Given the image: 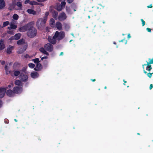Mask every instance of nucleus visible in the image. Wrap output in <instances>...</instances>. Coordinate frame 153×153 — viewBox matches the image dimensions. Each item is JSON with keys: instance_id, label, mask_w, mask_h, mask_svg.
I'll return each instance as SVG.
<instances>
[{"instance_id": "20", "label": "nucleus", "mask_w": 153, "mask_h": 153, "mask_svg": "<svg viewBox=\"0 0 153 153\" xmlns=\"http://www.w3.org/2000/svg\"><path fill=\"white\" fill-rule=\"evenodd\" d=\"M28 13L30 14H32L33 15H35L36 14V11L31 9H28L27 10Z\"/></svg>"}, {"instance_id": "12", "label": "nucleus", "mask_w": 153, "mask_h": 153, "mask_svg": "<svg viewBox=\"0 0 153 153\" xmlns=\"http://www.w3.org/2000/svg\"><path fill=\"white\" fill-rule=\"evenodd\" d=\"M42 68V66L40 63L36 64V67L34 68V70L37 71H39L41 70Z\"/></svg>"}, {"instance_id": "58", "label": "nucleus", "mask_w": 153, "mask_h": 153, "mask_svg": "<svg viewBox=\"0 0 153 153\" xmlns=\"http://www.w3.org/2000/svg\"><path fill=\"white\" fill-rule=\"evenodd\" d=\"M47 58H48V57L47 56H44V57H42L41 58V60H43L44 59H47Z\"/></svg>"}, {"instance_id": "8", "label": "nucleus", "mask_w": 153, "mask_h": 153, "mask_svg": "<svg viewBox=\"0 0 153 153\" xmlns=\"http://www.w3.org/2000/svg\"><path fill=\"white\" fill-rule=\"evenodd\" d=\"M19 79L23 82H26L28 79V76L27 75L23 73H21L19 75Z\"/></svg>"}, {"instance_id": "23", "label": "nucleus", "mask_w": 153, "mask_h": 153, "mask_svg": "<svg viewBox=\"0 0 153 153\" xmlns=\"http://www.w3.org/2000/svg\"><path fill=\"white\" fill-rule=\"evenodd\" d=\"M5 6V3L4 0H0V9H2Z\"/></svg>"}, {"instance_id": "17", "label": "nucleus", "mask_w": 153, "mask_h": 153, "mask_svg": "<svg viewBox=\"0 0 153 153\" xmlns=\"http://www.w3.org/2000/svg\"><path fill=\"white\" fill-rule=\"evenodd\" d=\"M53 17L55 19L57 20L58 19V13L56 11H53L52 13Z\"/></svg>"}, {"instance_id": "24", "label": "nucleus", "mask_w": 153, "mask_h": 153, "mask_svg": "<svg viewBox=\"0 0 153 153\" xmlns=\"http://www.w3.org/2000/svg\"><path fill=\"white\" fill-rule=\"evenodd\" d=\"M25 40L23 39H22L17 41V44L19 45H21L25 43Z\"/></svg>"}, {"instance_id": "47", "label": "nucleus", "mask_w": 153, "mask_h": 153, "mask_svg": "<svg viewBox=\"0 0 153 153\" xmlns=\"http://www.w3.org/2000/svg\"><path fill=\"white\" fill-rule=\"evenodd\" d=\"M9 40H14V39H15V36H12V37H11L9 39Z\"/></svg>"}, {"instance_id": "55", "label": "nucleus", "mask_w": 153, "mask_h": 153, "mask_svg": "<svg viewBox=\"0 0 153 153\" xmlns=\"http://www.w3.org/2000/svg\"><path fill=\"white\" fill-rule=\"evenodd\" d=\"M43 53L48 56L49 55V53L45 50V51L44 52H43Z\"/></svg>"}, {"instance_id": "44", "label": "nucleus", "mask_w": 153, "mask_h": 153, "mask_svg": "<svg viewBox=\"0 0 153 153\" xmlns=\"http://www.w3.org/2000/svg\"><path fill=\"white\" fill-rule=\"evenodd\" d=\"M7 33L9 34H13L14 33L13 31L9 30L7 31Z\"/></svg>"}, {"instance_id": "22", "label": "nucleus", "mask_w": 153, "mask_h": 153, "mask_svg": "<svg viewBox=\"0 0 153 153\" xmlns=\"http://www.w3.org/2000/svg\"><path fill=\"white\" fill-rule=\"evenodd\" d=\"M62 8H63L62 7V6L60 5V4H58L56 5V9L58 11H60L62 10Z\"/></svg>"}, {"instance_id": "48", "label": "nucleus", "mask_w": 153, "mask_h": 153, "mask_svg": "<svg viewBox=\"0 0 153 153\" xmlns=\"http://www.w3.org/2000/svg\"><path fill=\"white\" fill-rule=\"evenodd\" d=\"M67 1L68 3L71 4L73 2L74 0H67Z\"/></svg>"}, {"instance_id": "41", "label": "nucleus", "mask_w": 153, "mask_h": 153, "mask_svg": "<svg viewBox=\"0 0 153 153\" xmlns=\"http://www.w3.org/2000/svg\"><path fill=\"white\" fill-rule=\"evenodd\" d=\"M49 14V13L48 12H47L45 13V16L44 17V18H45L47 20V16H48Z\"/></svg>"}, {"instance_id": "7", "label": "nucleus", "mask_w": 153, "mask_h": 153, "mask_svg": "<svg viewBox=\"0 0 153 153\" xmlns=\"http://www.w3.org/2000/svg\"><path fill=\"white\" fill-rule=\"evenodd\" d=\"M14 94H19L22 93V88L19 86L14 87L13 88Z\"/></svg>"}, {"instance_id": "30", "label": "nucleus", "mask_w": 153, "mask_h": 153, "mask_svg": "<svg viewBox=\"0 0 153 153\" xmlns=\"http://www.w3.org/2000/svg\"><path fill=\"white\" fill-rule=\"evenodd\" d=\"M144 73L146 74L150 78H151L152 76V73H147V72L146 71H145L144 70Z\"/></svg>"}, {"instance_id": "26", "label": "nucleus", "mask_w": 153, "mask_h": 153, "mask_svg": "<svg viewBox=\"0 0 153 153\" xmlns=\"http://www.w3.org/2000/svg\"><path fill=\"white\" fill-rule=\"evenodd\" d=\"M20 80H16L15 81V84L17 85H22V83Z\"/></svg>"}, {"instance_id": "4", "label": "nucleus", "mask_w": 153, "mask_h": 153, "mask_svg": "<svg viewBox=\"0 0 153 153\" xmlns=\"http://www.w3.org/2000/svg\"><path fill=\"white\" fill-rule=\"evenodd\" d=\"M55 37L56 38V40L60 41L63 39L65 37V33L63 31L59 32L56 31L54 34Z\"/></svg>"}, {"instance_id": "59", "label": "nucleus", "mask_w": 153, "mask_h": 153, "mask_svg": "<svg viewBox=\"0 0 153 153\" xmlns=\"http://www.w3.org/2000/svg\"><path fill=\"white\" fill-rule=\"evenodd\" d=\"M5 63V61H3L1 62V64L2 65H4Z\"/></svg>"}, {"instance_id": "14", "label": "nucleus", "mask_w": 153, "mask_h": 153, "mask_svg": "<svg viewBox=\"0 0 153 153\" xmlns=\"http://www.w3.org/2000/svg\"><path fill=\"white\" fill-rule=\"evenodd\" d=\"M14 92L13 90L12 91L11 89L8 90L6 92L7 95L10 97H12L14 96Z\"/></svg>"}, {"instance_id": "54", "label": "nucleus", "mask_w": 153, "mask_h": 153, "mask_svg": "<svg viewBox=\"0 0 153 153\" xmlns=\"http://www.w3.org/2000/svg\"><path fill=\"white\" fill-rule=\"evenodd\" d=\"M43 53L48 56L49 55V53L45 50V51L44 52H43Z\"/></svg>"}, {"instance_id": "38", "label": "nucleus", "mask_w": 153, "mask_h": 153, "mask_svg": "<svg viewBox=\"0 0 153 153\" xmlns=\"http://www.w3.org/2000/svg\"><path fill=\"white\" fill-rule=\"evenodd\" d=\"M13 5V8H14L16 5V0H12V3L11 4Z\"/></svg>"}, {"instance_id": "33", "label": "nucleus", "mask_w": 153, "mask_h": 153, "mask_svg": "<svg viewBox=\"0 0 153 153\" xmlns=\"http://www.w3.org/2000/svg\"><path fill=\"white\" fill-rule=\"evenodd\" d=\"M16 5L20 8H22V3L20 1H18L17 2L16 4Z\"/></svg>"}, {"instance_id": "43", "label": "nucleus", "mask_w": 153, "mask_h": 153, "mask_svg": "<svg viewBox=\"0 0 153 153\" xmlns=\"http://www.w3.org/2000/svg\"><path fill=\"white\" fill-rule=\"evenodd\" d=\"M19 65V63H15L13 64V68L16 67L17 65Z\"/></svg>"}, {"instance_id": "57", "label": "nucleus", "mask_w": 153, "mask_h": 153, "mask_svg": "<svg viewBox=\"0 0 153 153\" xmlns=\"http://www.w3.org/2000/svg\"><path fill=\"white\" fill-rule=\"evenodd\" d=\"M50 29V28L49 27H46L45 28V29L46 31H48Z\"/></svg>"}, {"instance_id": "11", "label": "nucleus", "mask_w": 153, "mask_h": 153, "mask_svg": "<svg viewBox=\"0 0 153 153\" xmlns=\"http://www.w3.org/2000/svg\"><path fill=\"white\" fill-rule=\"evenodd\" d=\"M6 92V89L3 88H0V98H2L4 96Z\"/></svg>"}, {"instance_id": "5", "label": "nucleus", "mask_w": 153, "mask_h": 153, "mask_svg": "<svg viewBox=\"0 0 153 153\" xmlns=\"http://www.w3.org/2000/svg\"><path fill=\"white\" fill-rule=\"evenodd\" d=\"M149 62L146 61L147 64L143 65L142 66L147 65L146 70L148 71L149 72H150L152 69V66L150 65L153 64V58L152 59H149Z\"/></svg>"}, {"instance_id": "28", "label": "nucleus", "mask_w": 153, "mask_h": 153, "mask_svg": "<svg viewBox=\"0 0 153 153\" xmlns=\"http://www.w3.org/2000/svg\"><path fill=\"white\" fill-rule=\"evenodd\" d=\"M10 25V28H11L12 29H15L17 27V25L13 24L12 22H11Z\"/></svg>"}, {"instance_id": "6", "label": "nucleus", "mask_w": 153, "mask_h": 153, "mask_svg": "<svg viewBox=\"0 0 153 153\" xmlns=\"http://www.w3.org/2000/svg\"><path fill=\"white\" fill-rule=\"evenodd\" d=\"M44 47L46 50L49 52H51L53 50V46L50 43L45 45Z\"/></svg>"}, {"instance_id": "39", "label": "nucleus", "mask_w": 153, "mask_h": 153, "mask_svg": "<svg viewBox=\"0 0 153 153\" xmlns=\"http://www.w3.org/2000/svg\"><path fill=\"white\" fill-rule=\"evenodd\" d=\"M66 3L65 1H62L61 2L60 5L62 6V7L63 8V7H64Z\"/></svg>"}, {"instance_id": "36", "label": "nucleus", "mask_w": 153, "mask_h": 153, "mask_svg": "<svg viewBox=\"0 0 153 153\" xmlns=\"http://www.w3.org/2000/svg\"><path fill=\"white\" fill-rule=\"evenodd\" d=\"M13 17L14 19L17 20L18 19L19 16L17 14H15L13 15Z\"/></svg>"}, {"instance_id": "50", "label": "nucleus", "mask_w": 153, "mask_h": 153, "mask_svg": "<svg viewBox=\"0 0 153 153\" xmlns=\"http://www.w3.org/2000/svg\"><path fill=\"white\" fill-rule=\"evenodd\" d=\"M30 1L29 0H25V4H27L28 3H29Z\"/></svg>"}, {"instance_id": "21", "label": "nucleus", "mask_w": 153, "mask_h": 153, "mask_svg": "<svg viewBox=\"0 0 153 153\" xmlns=\"http://www.w3.org/2000/svg\"><path fill=\"white\" fill-rule=\"evenodd\" d=\"M55 21L53 18H51L50 21V25L51 27H53L54 26Z\"/></svg>"}, {"instance_id": "45", "label": "nucleus", "mask_w": 153, "mask_h": 153, "mask_svg": "<svg viewBox=\"0 0 153 153\" xmlns=\"http://www.w3.org/2000/svg\"><path fill=\"white\" fill-rule=\"evenodd\" d=\"M13 5L11 4H10V7H9V9L10 10H12L13 9Z\"/></svg>"}, {"instance_id": "18", "label": "nucleus", "mask_w": 153, "mask_h": 153, "mask_svg": "<svg viewBox=\"0 0 153 153\" xmlns=\"http://www.w3.org/2000/svg\"><path fill=\"white\" fill-rule=\"evenodd\" d=\"M5 48L4 42L3 39H0V50H3Z\"/></svg>"}, {"instance_id": "27", "label": "nucleus", "mask_w": 153, "mask_h": 153, "mask_svg": "<svg viewBox=\"0 0 153 153\" xmlns=\"http://www.w3.org/2000/svg\"><path fill=\"white\" fill-rule=\"evenodd\" d=\"M21 36V34L20 33L16 34L14 35L15 40H18L19 39Z\"/></svg>"}, {"instance_id": "56", "label": "nucleus", "mask_w": 153, "mask_h": 153, "mask_svg": "<svg viewBox=\"0 0 153 153\" xmlns=\"http://www.w3.org/2000/svg\"><path fill=\"white\" fill-rule=\"evenodd\" d=\"M153 88V85L152 84H151L149 86V89L151 90Z\"/></svg>"}, {"instance_id": "60", "label": "nucleus", "mask_w": 153, "mask_h": 153, "mask_svg": "<svg viewBox=\"0 0 153 153\" xmlns=\"http://www.w3.org/2000/svg\"><path fill=\"white\" fill-rule=\"evenodd\" d=\"M2 104V101L0 100V108L1 107Z\"/></svg>"}, {"instance_id": "37", "label": "nucleus", "mask_w": 153, "mask_h": 153, "mask_svg": "<svg viewBox=\"0 0 153 153\" xmlns=\"http://www.w3.org/2000/svg\"><path fill=\"white\" fill-rule=\"evenodd\" d=\"M66 9L67 12L68 13H70L71 12V10L70 7H67V6L66 7Z\"/></svg>"}, {"instance_id": "42", "label": "nucleus", "mask_w": 153, "mask_h": 153, "mask_svg": "<svg viewBox=\"0 0 153 153\" xmlns=\"http://www.w3.org/2000/svg\"><path fill=\"white\" fill-rule=\"evenodd\" d=\"M141 21L142 23V26H143L145 24V22L143 19H141Z\"/></svg>"}, {"instance_id": "52", "label": "nucleus", "mask_w": 153, "mask_h": 153, "mask_svg": "<svg viewBox=\"0 0 153 153\" xmlns=\"http://www.w3.org/2000/svg\"><path fill=\"white\" fill-rule=\"evenodd\" d=\"M43 53L48 56L49 55V53L45 50V51L44 52H43Z\"/></svg>"}, {"instance_id": "49", "label": "nucleus", "mask_w": 153, "mask_h": 153, "mask_svg": "<svg viewBox=\"0 0 153 153\" xmlns=\"http://www.w3.org/2000/svg\"><path fill=\"white\" fill-rule=\"evenodd\" d=\"M146 30L148 31L149 32H151V29L149 28L148 27H147L146 28Z\"/></svg>"}, {"instance_id": "53", "label": "nucleus", "mask_w": 153, "mask_h": 153, "mask_svg": "<svg viewBox=\"0 0 153 153\" xmlns=\"http://www.w3.org/2000/svg\"><path fill=\"white\" fill-rule=\"evenodd\" d=\"M43 53L48 56L49 55V53L45 50V51L44 52H43Z\"/></svg>"}, {"instance_id": "10", "label": "nucleus", "mask_w": 153, "mask_h": 153, "mask_svg": "<svg viewBox=\"0 0 153 153\" xmlns=\"http://www.w3.org/2000/svg\"><path fill=\"white\" fill-rule=\"evenodd\" d=\"M56 38L55 37V35L52 37H48V41L52 44H55L56 42Z\"/></svg>"}, {"instance_id": "64", "label": "nucleus", "mask_w": 153, "mask_h": 153, "mask_svg": "<svg viewBox=\"0 0 153 153\" xmlns=\"http://www.w3.org/2000/svg\"><path fill=\"white\" fill-rule=\"evenodd\" d=\"M11 85H8V87L10 88H11Z\"/></svg>"}, {"instance_id": "25", "label": "nucleus", "mask_w": 153, "mask_h": 153, "mask_svg": "<svg viewBox=\"0 0 153 153\" xmlns=\"http://www.w3.org/2000/svg\"><path fill=\"white\" fill-rule=\"evenodd\" d=\"M4 69L5 71L6 74L7 75L10 74L11 72V71L8 70V67L7 66V65H6L5 66V67H4Z\"/></svg>"}, {"instance_id": "62", "label": "nucleus", "mask_w": 153, "mask_h": 153, "mask_svg": "<svg viewBox=\"0 0 153 153\" xmlns=\"http://www.w3.org/2000/svg\"><path fill=\"white\" fill-rule=\"evenodd\" d=\"M131 37V36H130V34H128V38L129 39Z\"/></svg>"}, {"instance_id": "9", "label": "nucleus", "mask_w": 153, "mask_h": 153, "mask_svg": "<svg viewBox=\"0 0 153 153\" xmlns=\"http://www.w3.org/2000/svg\"><path fill=\"white\" fill-rule=\"evenodd\" d=\"M67 16L64 12L60 13L58 16V19L59 21H62L66 19L67 18Z\"/></svg>"}, {"instance_id": "32", "label": "nucleus", "mask_w": 153, "mask_h": 153, "mask_svg": "<svg viewBox=\"0 0 153 153\" xmlns=\"http://www.w3.org/2000/svg\"><path fill=\"white\" fill-rule=\"evenodd\" d=\"M20 74V72L18 71H14V75L15 76H17Z\"/></svg>"}, {"instance_id": "29", "label": "nucleus", "mask_w": 153, "mask_h": 153, "mask_svg": "<svg viewBox=\"0 0 153 153\" xmlns=\"http://www.w3.org/2000/svg\"><path fill=\"white\" fill-rule=\"evenodd\" d=\"M29 4L31 5H38L39 4L35 1H31L30 2Z\"/></svg>"}, {"instance_id": "35", "label": "nucleus", "mask_w": 153, "mask_h": 153, "mask_svg": "<svg viewBox=\"0 0 153 153\" xmlns=\"http://www.w3.org/2000/svg\"><path fill=\"white\" fill-rule=\"evenodd\" d=\"M28 65L30 68H34L35 66V65L34 64L31 63H29L28 64Z\"/></svg>"}, {"instance_id": "61", "label": "nucleus", "mask_w": 153, "mask_h": 153, "mask_svg": "<svg viewBox=\"0 0 153 153\" xmlns=\"http://www.w3.org/2000/svg\"><path fill=\"white\" fill-rule=\"evenodd\" d=\"M36 1L39 2H43V1L42 0H36Z\"/></svg>"}, {"instance_id": "1", "label": "nucleus", "mask_w": 153, "mask_h": 153, "mask_svg": "<svg viewBox=\"0 0 153 153\" xmlns=\"http://www.w3.org/2000/svg\"><path fill=\"white\" fill-rule=\"evenodd\" d=\"M33 25H30L27 32V36L30 38L35 37L37 34V30Z\"/></svg>"}, {"instance_id": "40", "label": "nucleus", "mask_w": 153, "mask_h": 153, "mask_svg": "<svg viewBox=\"0 0 153 153\" xmlns=\"http://www.w3.org/2000/svg\"><path fill=\"white\" fill-rule=\"evenodd\" d=\"M45 48L44 49L43 48H42V47L41 48L39 49V51L43 53V52H44L45 51Z\"/></svg>"}, {"instance_id": "13", "label": "nucleus", "mask_w": 153, "mask_h": 153, "mask_svg": "<svg viewBox=\"0 0 153 153\" xmlns=\"http://www.w3.org/2000/svg\"><path fill=\"white\" fill-rule=\"evenodd\" d=\"M27 47V45H25L23 46V48H21L20 50L18 51V53L19 54H21L26 51Z\"/></svg>"}, {"instance_id": "46", "label": "nucleus", "mask_w": 153, "mask_h": 153, "mask_svg": "<svg viewBox=\"0 0 153 153\" xmlns=\"http://www.w3.org/2000/svg\"><path fill=\"white\" fill-rule=\"evenodd\" d=\"M123 41H125V44H127V41L126 40H125V39H122L120 41H119V42H123Z\"/></svg>"}, {"instance_id": "31", "label": "nucleus", "mask_w": 153, "mask_h": 153, "mask_svg": "<svg viewBox=\"0 0 153 153\" xmlns=\"http://www.w3.org/2000/svg\"><path fill=\"white\" fill-rule=\"evenodd\" d=\"M33 61L35 63H39L40 62V61H39V59L38 58H36L35 59H33Z\"/></svg>"}, {"instance_id": "2", "label": "nucleus", "mask_w": 153, "mask_h": 153, "mask_svg": "<svg viewBox=\"0 0 153 153\" xmlns=\"http://www.w3.org/2000/svg\"><path fill=\"white\" fill-rule=\"evenodd\" d=\"M46 21L45 18H39L36 22V27L39 29H42L45 27Z\"/></svg>"}, {"instance_id": "51", "label": "nucleus", "mask_w": 153, "mask_h": 153, "mask_svg": "<svg viewBox=\"0 0 153 153\" xmlns=\"http://www.w3.org/2000/svg\"><path fill=\"white\" fill-rule=\"evenodd\" d=\"M152 7H153V6H152V4H150L149 5L147 6V7L148 8H152Z\"/></svg>"}, {"instance_id": "63", "label": "nucleus", "mask_w": 153, "mask_h": 153, "mask_svg": "<svg viewBox=\"0 0 153 153\" xmlns=\"http://www.w3.org/2000/svg\"><path fill=\"white\" fill-rule=\"evenodd\" d=\"M91 80L92 81V82H95L96 81L95 79H91Z\"/></svg>"}, {"instance_id": "19", "label": "nucleus", "mask_w": 153, "mask_h": 153, "mask_svg": "<svg viewBox=\"0 0 153 153\" xmlns=\"http://www.w3.org/2000/svg\"><path fill=\"white\" fill-rule=\"evenodd\" d=\"M14 47L10 45L7 48V53L10 54L12 53V51Z\"/></svg>"}, {"instance_id": "3", "label": "nucleus", "mask_w": 153, "mask_h": 153, "mask_svg": "<svg viewBox=\"0 0 153 153\" xmlns=\"http://www.w3.org/2000/svg\"><path fill=\"white\" fill-rule=\"evenodd\" d=\"M34 22L33 21L29 22L24 26L20 27L19 28V30L21 32H24L27 31L30 25H33Z\"/></svg>"}, {"instance_id": "34", "label": "nucleus", "mask_w": 153, "mask_h": 153, "mask_svg": "<svg viewBox=\"0 0 153 153\" xmlns=\"http://www.w3.org/2000/svg\"><path fill=\"white\" fill-rule=\"evenodd\" d=\"M10 24V22L8 21H7L6 22H4L3 23V27H6L8 25Z\"/></svg>"}, {"instance_id": "15", "label": "nucleus", "mask_w": 153, "mask_h": 153, "mask_svg": "<svg viewBox=\"0 0 153 153\" xmlns=\"http://www.w3.org/2000/svg\"><path fill=\"white\" fill-rule=\"evenodd\" d=\"M39 75V73L35 71H33L30 74L31 76L33 78H37Z\"/></svg>"}, {"instance_id": "16", "label": "nucleus", "mask_w": 153, "mask_h": 153, "mask_svg": "<svg viewBox=\"0 0 153 153\" xmlns=\"http://www.w3.org/2000/svg\"><path fill=\"white\" fill-rule=\"evenodd\" d=\"M56 26L57 29L59 30H62V25L59 22H57L56 23Z\"/></svg>"}]
</instances>
